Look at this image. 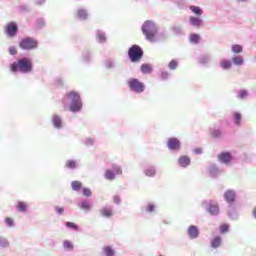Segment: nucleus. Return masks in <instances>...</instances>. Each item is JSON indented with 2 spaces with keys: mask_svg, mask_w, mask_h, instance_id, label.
<instances>
[{
  "mask_svg": "<svg viewBox=\"0 0 256 256\" xmlns=\"http://www.w3.org/2000/svg\"><path fill=\"white\" fill-rule=\"evenodd\" d=\"M10 71L12 73H31L33 71V62L29 58L18 59L10 65Z\"/></svg>",
  "mask_w": 256,
  "mask_h": 256,
  "instance_id": "obj_1",
  "label": "nucleus"
},
{
  "mask_svg": "<svg viewBox=\"0 0 256 256\" xmlns=\"http://www.w3.org/2000/svg\"><path fill=\"white\" fill-rule=\"evenodd\" d=\"M142 33L145 35L147 41H150L151 43L157 41V26H155L153 21L147 20L144 22L142 25Z\"/></svg>",
  "mask_w": 256,
  "mask_h": 256,
  "instance_id": "obj_2",
  "label": "nucleus"
},
{
  "mask_svg": "<svg viewBox=\"0 0 256 256\" xmlns=\"http://www.w3.org/2000/svg\"><path fill=\"white\" fill-rule=\"evenodd\" d=\"M66 97L72 101L69 107V111H72V113H77V111H80L83 108V103H81V96L79 93L71 91L66 94Z\"/></svg>",
  "mask_w": 256,
  "mask_h": 256,
  "instance_id": "obj_3",
  "label": "nucleus"
},
{
  "mask_svg": "<svg viewBox=\"0 0 256 256\" xmlns=\"http://www.w3.org/2000/svg\"><path fill=\"white\" fill-rule=\"evenodd\" d=\"M143 48L139 45H133L128 50V57L132 63H139L143 59Z\"/></svg>",
  "mask_w": 256,
  "mask_h": 256,
  "instance_id": "obj_4",
  "label": "nucleus"
},
{
  "mask_svg": "<svg viewBox=\"0 0 256 256\" xmlns=\"http://www.w3.org/2000/svg\"><path fill=\"white\" fill-rule=\"evenodd\" d=\"M19 47L24 51H31L33 49H37V42L32 37L23 38L19 43Z\"/></svg>",
  "mask_w": 256,
  "mask_h": 256,
  "instance_id": "obj_5",
  "label": "nucleus"
},
{
  "mask_svg": "<svg viewBox=\"0 0 256 256\" xmlns=\"http://www.w3.org/2000/svg\"><path fill=\"white\" fill-rule=\"evenodd\" d=\"M128 86L130 87L131 91H134V93H143V91H145V84H143V82L139 81L137 78H131L128 81Z\"/></svg>",
  "mask_w": 256,
  "mask_h": 256,
  "instance_id": "obj_6",
  "label": "nucleus"
},
{
  "mask_svg": "<svg viewBox=\"0 0 256 256\" xmlns=\"http://www.w3.org/2000/svg\"><path fill=\"white\" fill-rule=\"evenodd\" d=\"M17 24L15 22H10L5 27V33L8 35V37H15L17 35Z\"/></svg>",
  "mask_w": 256,
  "mask_h": 256,
  "instance_id": "obj_7",
  "label": "nucleus"
},
{
  "mask_svg": "<svg viewBox=\"0 0 256 256\" xmlns=\"http://www.w3.org/2000/svg\"><path fill=\"white\" fill-rule=\"evenodd\" d=\"M168 148H170L171 151H177L181 149V142L177 138H170L168 139Z\"/></svg>",
  "mask_w": 256,
  "mask_h": 256,
  "instance_id": "obj_8",
  "label": "nucleus"
},
{
  "mask_svg": "<svg viewBox=\"0 0 256 256\" xmlns=\"http://www.w3.org/2000/svg\"><path fill=\"white\" fill-rule=\"evenodd\" d=\"M236 194L233 190H227L224 193V199L227 203H235Z\"/></svg>",
  "mask_w": 256,
  "mask_h": 256,
  "instance_id": "obj_9",
  "label": "nucleus"
},
{
  "mask_svg": "<svg viewBox=\"0 0 256 256\" xmlns=\"http://www.w3.org/2000/svg\"><path fill=\"white\" fill-rule=\"evenodd\" d=\"M218 159L221 163H231V153L229 152H222L221 154L218 155Z\"/></svg>",
  "mask_w": 256,
  "mask_h": 256,
  "instance_id": "obj_10",
  "label": "nucleus"
},
{
  "mask_svg": "<svg viewBox=\"0 0 256 256\" xmlns=\"http://www.w3.org/2000/svg\"><path fill=\"white\" fill-rule=\"evenodd\" d=\"M188 235L190 239H197L199 237V229L196 226H190L188 228Z\"/></svg>",
  "mask_w": 256,
  "mask_h": 256,
  "instance_id": "obj_11",
  "label": "nucleus"
},
{
  "mask_svg": "<svg viewBox=\"0 0 256 256\" xmlns=\"http://www.w3.org/2000/svg\"><path fill=\"white\" fill-rule=\"evenodd\" d=\"M178 163L181 167H188V165H191V159L187 156H181Z\"/></svg>",
  "mask_w": 256,
  "mask_h": 256,
  "instance_id": "obj_12",
  "label": "nucleus"
},
{
  "mask_svg": "<svg viewBox=\"0 0 256 256\" xmlns=\"http://www.w3.org/2000/svg\"><path fill=\"white\" fill-rule=\"evenodd\" d=\"M76 17H78V19H80L81 21H85V19L89 17V14L87 13V10L79 9L76 13Z\"/></svg>",
  "mask_w": 256,
  "mask_h": 256,
  "instance_id": "obj_13",
  "label": "nucleus"
},
{
  "mask_svg": "<svg viewBox=\"0 0 256 256\" xmlns=\"http://www.w3.org/2000/svg\"><path fill=\"white\" fill-rule=\"evenodd\" d=\"M208 212L210 215H219V204H210Z\"/></svg>",
  "mask_w": 256,
  "mask_h": 256,
  "instance_id": "obj_14",
  "label": "nucleus"
},
{
  "mask_svg": "<svg viewBox=\"0 0 256 256\" xmlns=\"http://www.w3.org/2000/svg\"><path fill=\"white\" fill-rule=\"evenodd\" d=\"M100 214L102 215V217L109 218L113 216V210L111 208L105 207L100 210Z\"/></svg>",
  "mask_w": 256,
  "mask_h": 256,
  "instance_id": "obj_15",
  "label": "nucleus"
},
{
  "mask_svg": "<svg viewBox=\"0 0 256 256\" xmlns=\"http://www.w3.org/2000/svg\"><path fill=\"white\" fill-rule=\"evenodd\" d=\"M221 243H222L221 237L220 236H216L211 241V247H213V249H217V247L221 246Z\"/></svg>",
  "mask_w": 256,
  "mask_h": 256,
  "instance_id": "obj_16",
  "label": "nucleus"
},
{
  "mask_svg": "<svg viewBox=\"0 0 256 256\" xmlns=\"http://www.w3.org/2000/svg\"><path fill=\"white\" fill-rule=\"evenodd\" d=\"M189 9L198 17H201V15H203V9H201L199 6H190Z\"/></svg>",
  "mask_w": 256,
  "mask_h": 256,
  "instance_id": "obj_17",
  "label": "nucleus"
},
{
  "mask_svg": "<svg viewBox=\"0 0 256 256\" xmlns=\"http://www.w3.org/2000/svg\"><path fill=\"white\" fill-rule=\"evenodd\" d=\"M140 69L144 74H149L151 73V71H153V67H151V64H142Z\"/></svg>",
  "mask_w": 256,
  "mask_h": 256,
  "instance_id": "obj_18",
  "label": "nucleus"
},
{
  "mask_svg": "<svg viewBox=\"0 0 256 256\" xmlns=\"http://www.w3.org/2000/svg\"><path fill=\"white\" fill-rule=\"evenodd\" d=\"M190 23L194 27H201L202 20L200 18L192 16L190 17Z\"/></svg>",
  "mask_w": 256,
  "mask_h": 256,
  "instance_id": "obj_19",
  "label": "nucleus"
},
{
  "mask_svg": "<svg viewBox=\"0 0 256 256\" xmlns=\"http://www.w3.org/2000/svg\"><path fill=\"white\" fill-rule=\"evenodd\" d=\"M53 125H54V127H56L57 129H61V126H62L61 117L55 115V116L53 117Z\"/></svg>",
  "mask_w": 256,
  "mask_h": 256,
  "instance_id": "obj_20",
  "label": "nucleus"
},
{
  "mask_svg": "<svg viewBox=\"0 0 256 256\" xmlns=\"http://www.w3.org/2000/svg\"><path fill=\"white\" fill-rule=\"evenodd\" d=\"M189 41L190 43H194L197 45V43L201 41V36H199L198 34H190Z\"/></svg>",
  "mask_w": 256,
  "mask_h": 256,
  "instance_id": "obj_21",
  "label": "nucleus"
},
{
  "mask_svg": "<svg viewBox=\"0 0 256 256\" xmlns=\"http://www.w3.org/2000/svg\"><path fill=\"white\" fill-rule=\"evenodd\" d=\"M71 187L73 191H81V187H83V183H81L80 181H73L71 183Z\"/></svg>",
  "mask_w": 256,
  "mask_h": 256,
  "instance_id": "obj_22",
  "label": "nucleus"
},
{
  "mask_svg": "<svg viewBox=\"0 0 256 256\" xmlns=\"http://www.w3.org/2000/svg\"><path fill=\"white\" fill-rule=\"evenodd\" d=\"M104 254L107 256H115V251L113 250V248H111V246H106L103 249Z\"/></svg>",
  "mask_w": 256,
  "mask_h": 256,
  "instance_id": "obj_23",
  "label": "nucleus"
},
{
  "mask_svg": "<svg viewBox=\"0 0 256 256\" xmlns=\"http://www.w3.org/2000/svg\"><path fill=\"white\" fill-rule=\"evenodd\" d=\"M232 63L230 60H223L221 63H220V66L222 67V69H231L232 67Z\"/></svg>",
  "mask_w": 256,
  "mask_h": 256,
  "instance_id": "obj_24",
  "label": "nucleus"
},
{
  "mask_svg": "<svg viewBox=\"0 0 256 256\" xmlns=\"http://www.w3.org/2000/svg\"><path fill=\"white\" fill-rule=\"evenodd\" d=\"M232 61H233L234 65H243V63H244L243 57H241V56L233 57Z\"/></svg>",
  "mask_w": 256,
  "mask_h": 256,
  "instance_id": "obj_25",
  "label": "nucleus"
},
{
  "mask_svg": "<svg viewBox=\"0 0 256 256\" xmlns=\"http://www.w3.org/2000/svg\"><path fill=\"white\" fill-rule=\"evenodd\" d=\"M233 53H243V46L235 44L232 46Z\"/></svg>",
  "mask_w": 256,
  "mask_h": 256,
  "instance_id": "obj_26",
  "label": "nucleus"
},
{
  "mask_svg": "<svg viewBox=\"0 0 256 256\" xmlns=\"http://www.w3.org/2000/svg\"><path fill=\"white\" fill-rule=\"evenodd\" d=\"M17 209H18V211L25 212V211H27V204L25 202H18Z\"/></svg>",
  "mask_w": 256,
  "mask_h": 256,
  "instance_id": "obj_27",
  "label": "nucleus"
},
{
  "mask_svg": "<svg viewBox=\"0 0 256 256\" xmlns=\"http://www.w3.org/2000/svg\"><path fill=\"white\" fill-rule=\"evenodd\" d=\"M105 178L109 181H113V179H115V174L111 170H106Z\"/></svg>",
  "mask_w": 256,
  "mask_h": 256,
  "instance_id": "obj_28",
  "label": "nucleus"
},
{
  "mask_svg": "<svg viewBox=\"0 0 256 256\" xmlns=\"http://www.w3.org/2000/svg\"><path fill=\"white\" fill-rule=\"evenodd\" d=\"M66 167L68 169H75V167H77V162H75V160H68L66 162Z\"/></svg>",
  "mask_w": 256,
  "mask_h": 256,
  "instance_id": "obj_29",
  "label": "nucleus"
},
{
  "mask_svg": "<svg viewBox=\"0 0 256 256\" xmlns=\"http://www.w3.org/2000/svg\"><path fill=\"white\" fill-rule=\"evenodd\" d=\"M144 173H145V175L147 177H154V175H155V168H153V167L148 168V169L145 170Z\"/></svg>",
  "mask_w": 256,
  "mask_h": 256,
  "instance_id": "obj_30",
  "label": "nucleus"
},
{
  "mask_svg": "<svg viewBox=\"0 0 256 256\" xmlns=\"http://www.w3.org/2000/svg\"><path fill=\"white\" fill-rule=\"evenodd\" d=\"M66 227H68L69 229H73V231L79 230V226H77V224L73 222H66Z\"/></svg>",
  "mask_w": 256,
  "mask_h": 256,
  "instance_id": "obj_31",
  "label": "nucleus"
},
{
  "mask_svg": "<svg viewBox=\"0 0 256 256\" xmlns=\"http://www.w3.org/2000/svg\"><path fill=\"white\" fill-rule=\"evenodd\" d=\"M234 120L236 125H241V114L239 112L234 113Z\"/></svg>",
  "mask_w": 256,
  "mask_h": 256,
  "instance_id": "obj_32",
  "label": "nucleus"
},
{
  "mask_svg": "<svg viewBox=\"0 0 256 256\" xmlns=\"http://www.w3.org/2000/svg\"><path fill=\"white\" fill-rule=\"evenodd\" d=\"M97 39H98L99 43H105V41H107V38L105 37V34H103V33H98Z\"/></svg>",
  "mask_w": 256,
  "mask_h": 256,
  "instance_id": "obj_33",
  "label": "nucleus"
},
{
  "mask_svg": "<svg viewBox=\"0 0 256 256\" xmlns=\"http://www.w3.org/2000/svg\"><path fill=\"white\" fill-rule=\"evenodd\" d=\"M247 95H248L247 90H240L238 93L239 99H245V97H247Z\"/></svg>",
  "mask_w": 256,
  "mask_h": 256,
  "instance_id": "obj_34",
  "label": "nucleus"
},
{
  "mask_svg": "<svg viewBox=\"0 0 256 256\" xmlns=\"http://www.w3.org/2000/svg\"><path fill=\"white\" fill-rule=\"evenodd\" d=\"M0 247H9V242L5 238H0Z\"/></svg>",
  "mask_w": 256,
  "mask_h": 256,
  "instance_id": "obj_35",
  "label": "nucleus"
},
{
  "mask_svg": "<svg viewBox=\"0 0 256 256\" xmlns=\"http://www.w3.org/2000/svg\"><path fill=\"white\" fill-rule=\"evenodd\" d=\"M177 60H172L169 64H168V67L169 69H177Z\"/></svg>",
  "mask_w": 256,
  "mask_h": 256,
  "instance_id": "obj_36",
  "label": "nucleus"
},
{
  "mask_svg": "<svg viewBox=\"0 0 256 256\" xmlns=\"http://www.w3.org/2000/svg\"><path fill=\"white\" fill-rule=\"evenodd\" d=\"M229 231V226L227 224H222L220 226V233H227Z\"/></svg>",
  "mask_w": 256,
  "mask_h": 256,
  "instance_id": "obj_37",
  "label": "nucleus"
},
{
  "mask_svg": "<svg viewBox=\"0 0 256 256\" xmlns=\"http://www.w3.org/2000/svg\"><path fill=\"white\" fill-rule=\"evenodd\" d=\"M81 209H84V211H89L91 209V206H89V203L82 202Z\"/></svg>",
  "mask_w": 256,
  "mask_h": 256,
  "instance_id": "obj_38",
  "label": "nucleus"
},
{
  "mask_svg": "<svg viewBox=\"0 0 256 256\" xmlns=\"http://www.w3.org/2000/svg\"><path fill=\"white\" fill-rule=\"evenodd\" d=\"M55 211L58 215H63L65 213V209L63 207L56 206Z\"/></svg>",
  "mask_w": 256,
  "mask_h": 256,
  "instance_id": "obj_39",
  "label": "nucleus"
},
{
  "mask_svg": "<svg viewBox=\"0 0 256 256\" xmlns=\"http://www.w3.org/2000/svg\"><path fill=\"white\" fill-rule=\"evenodd\" d=\"M64 247L65 249H68V251H71V249H73V244L69 241H64Z\"/></svg>",
  "mask_w": 256,
  "mask_h": 256,
  "instance_id": "obj_40",
  "label": "nucleus"
},
{
  "mask_svg": "<svg viewBox=\"0 0 256 256\" xmlns=\"http://www.w3.org/2000/svg\"><path fill=\"white\" fill-rule=\"evenodd\" d=\"M113 169L116 175H121L123 173V170H121V167L119 166H113Z\"/></svg>",
  "mask_w": 256,
  "mask_h": 256,
  "instance_id": "obj_41",
  "label": "nucleus"
},
{
  "mask_svg": "<svg viewBox=\"0 0 256 256\" xmlns=\"http://www.w3.org/2000/svg\"><path fill=\"white\" fill-rule=\"evenodd\" d=\"M5 223H6V225H8V227H13V218H9V217H7L6 219H5Z\"/></svg>",
  "mask_w": 256,
  "mask_h": 256,
  "instance_id": "obj_42",
  "label": "nucleus"
},
{
  "mask_svg": "<svg viewBox=\"0 0 256 256\" xmlns=\"http://www.w3.org/2000/svg\"><path fill=\"white\" fill-rule=\"evenodd\" d=\"M83 195H85V197H91V189L84 188L83 189Z\"/></svg>",
  "mask_w": 256,
  "mask_h": 256,
  "instance_id": "obj_43",
  "label": "nucleus"
},
{
  "mask_svg": "<svg viewBox=\"0 0 256 256\" xmlns=\"http://www.w3.org/2000/svg\"><path fill=\"white\" fill-rule=\"evenodd\" d=\"M10 55H17V48L15 46H12L9 48Z\"/></svg>",
  "mask_w": 256,
  "mask_h": 256,
  "instance_id": "obj_44",
  "label": "nucleus"
},
{
  "mask_svg": "<svg viewBox=\"0 0 256 256\" xmlns=\"http://www.w3.org/2000/svg\"><path fill=\"white\" fill-rule=\"evenodd\" d=\"M212 136H213V137H221V131H219V130L213 131V132H212Z\"/></svg>",
  "mask_w": 256,
  "mask_h": 256,
  "instance_id": "obj_45",
  "label": "nucleus"
},
{
  "mask_svg": "<svg viewBox=\"0 0 256 256\" xmlns=\"http://www.w3.org/2000/svg\"><path fill=\"white\" fill-rule=\"evenodd\" d=\"M114 203H116V205H119V203H121V198H119V196H114Z\"/></svg>",
  "mask_w": 256,
  "mask_h": 256,
  "instance_id": "obj_46",
  "label": "nucleus"
},
{
  "mask_svg": "<svg viewBox=\"0 0 256 256\" xmlns=\"http://www.w3.org/2000/svg\"><path fill=\"white\" fill-rule=\"evenodd\" d=\"M154 209H155V206H153L152 204L148 205V207H147V211H148L149 213L153 212Z\"/></svg>",
  "mask_w": 256,
  "mask_h": 256,
  "instance_id": "obj_47",
  "label": "nucleus"
},
{
  "mask_svg": "<svg viewBox=\"0 0 256 256\" xmlns=\"http://www.w3.org/2000/svg\"><path fill=\"white\" fill-rule=\"evenodd\" d=\"M38 4L45 3V0H37Z\"/></svg>",
  "mask_w": 256,
  "mask_h": 256,
  "instance_id": "obj_48",
  "label": "nucleus"
},
{
  "mask_svg": "<svg viewBox=\"0 0 256 256\" xmlns=\"http://www.w3.org/2000/svg\"><path fill=\"white\" fill-rule=\"evenodd\" d=\"M194 151H195V153H197V154L201 153V149H195Z\"/></svg>",
  "mask_w": 256,
  "mask_h": 256,
  "instance_id": "obj_49",
  "label": "nucleus"
},
{
  "mask_svg": "<svg viewBox=\"0 0 256 256\" xmlns=\"http://www.w3.org/2000/svg\"><path fill=\"white\" fill-rule=\"evenodd\" d=\"M253 215H254V217L256 218V207H255V209H254V211H253Z\"/></svg>",
  "mask_w": 256,
  "mask_h": 256,
  "instance_id": "obj_50",
  "label": "nucleus"
},
{
  "mask_svg": "<svg viewBox=\"0 0 256 256\" xmlns=\"http://www.w3.org/2000/svg\"><path fill=\"white\" fill-rule=\"evenodd\" d=\"M64 111H67V106L64 107Z\"/></svg>",
  "mask_w": 256,
  "mask_h": 256,
  "instance_id": "obj_51",
  "label": "nucleus"
}]
</instances>
